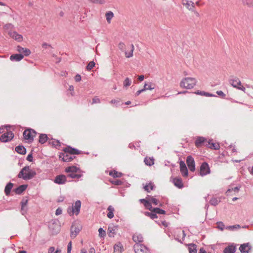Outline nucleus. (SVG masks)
<instances>
[{
	"mask_svg": "<svg viewBox=\"0 0 253 253\" xmlns=\"http://www.w3.org/2000/svg\"><path fill=\"white\" fill-rule=\"evenodd\" d=\"M64 153H61L59 155V159L63 161L69 162L72 161L74 158V154H79L80 152L79 150L73 148L71 147H68L64 149Z\"/></svg>",
	"mask_w": 253,
	"mask_h": 253,
	"instance_id": "f257e3e1",
	"label": "nucleus"
},
{
	"mask_svg": "<svg viewBox=\"0 0 253 253\" xmlns=\"http://www.w3.org/2000/svg\"><path fill=\"white\" fill-rule=\"evenodd\" d=\"M36 174L35 170L30 169L29 166H25L21 169L18 174V177L24 180H30L33 178Z\"/></svg>",
	"mask_w": 253,
	"mask_h": 253,
	"instance_id": "f03ea898",
	"label": "nucleus"
},
{
	"mask_svg": "<svg viewBox=\"0 0 253 253\" xmlns=\"http://www.w3.org/2000/svg\"><path fill=\"white\" fill-rule=\"evenodd\" d=\"M140 203H143L145 206V207L149 210L150 211H152L153 209H154L151 204H153L155 205H159L160 206H162V204H160L159 200L156 199L154 197L148 196L146 197V199H141L139 200Z\"/></svg>",
	"mask_w": 253,
	"mask_h": 253,
	"instance_id": "7ed1b4c3",
	"label": "nucleus"
},
{
	"mask_svg": "<svg viewBox=\"0 0 253 253\" xmlns=\"http://www.w3.org/2000/svg\"><path fill=\"white\" fill-rule=\"evenodd\" d=\"M197 83V80L194 78L186 77L183 78L180 83L181 87L185 89L193 88Z\"/></svg>",
	"mask_w": 253,
	"mask_h": 253,
	"instance_id": "20e7f679",
	"label": "nucleus"
},
{
	"mask_svg": "<svg viewBox=\"0 0 253 253\" xmlns=\"http://www.w3.org/2000/svg\"><path fill=\"white\" fill-rule=\"evenodd\" d=\"M81 202L80 200L77 201L74 205L67 209V212L70 216L74 214L78 215L80 211Z\"/></svg>",
	"mask_w": 253,
	"mask_h": 253,
	"instance_id": "39448f33",
	"label": "nucleus"
},
{
	"mask_svg": "<svg viewBox=\"0 0 253 253\" xmlns=\"http://www.w3.org/2000/svg\"><path fill=\"white\" fill-rule=\"evenodd\" d=\"M36 134V131L32 129H27L23 132V137L24 139L29 142H32Z\"/></svg>",
	"mask_w": 253,
	"mask_h": 253,
	"instance_id": "423d86ee",
	"label": "nucleus"
},
{
	"mask_svg": "<svg viewBox=\"0 0 253 253\" xmlns=\"http://www.w3.org/2000/svg\"><path fill=\"white\" fill-rule=\"evenodd\" d=\"M82 227L78 223H73L71 228V237L73 239L75 238L79 233Z\"/></svg>",
	"mask_w": 253,
	"mask_h": 253,
	"instance_id": "0eeeda50",
	"label": "nucleus"
},
{
	"mask_svg": "<svg viewBox=\"0 0 253 253\" xmlns=\"http://www.w3.org/2000/svg\"><path fill=\"white\" fill-rule=\"evenodd\" d=\"M133 248L135 253H150L149 249L142 244H135Z\"/></svg>",
	"mask_w": 253,
	"mask_h": 253,
	"instance_id": "6e6552de",
	"label": "nucleus"
},
{
	"mask_svg": "<svg viewBox=\"0 0 253 253\" xmlns=\"http://www.w3.org/2000/svg\"><path fill=\"white\" fill-rule=\"evenodd\" d=\"M210 172L211 170L208 164L206 162L203 163L200 168V175L204 176L210 173Z\"/></svg>",
	"mask_w": 253,
	"mask_h": 253,
	"instance_id": "1a4fd4ad",
	"label": "nucleus"
},
{
	"mask_svg": "<svg viewBox=\"0 0 253 253\" xmlns=\"http://www.w3.org/2000/svg\"><path fill=\"white\" fill-rule=\"evenodd\" d=\"M186 236V234L184 230L180 229H176L174 232V237L176 240L180 243H182Z\"/></svg>",
	"mask_w": 253,
	"mask_h": 253,
	"instance_id": "9d476101",
	"label": "nucleus"
},
{
	"mask_svg": "<svg viewBox=\"0 0 253 253\" xmlns=\"http://www.w3.org/2000/svg\"><path fill=\"white\" fill-rule=\"evenodd\" d=\"M13 137L14 134L11 131H7L1 135L0 141L2 142H7L11 140Z\"/></svg>",
	"mask_w": 253,
	"mask_h": 253,
	"instance_id": "9b49d317",
	"label": "nucleus"
},
{
	"mask_svg": "<svg viewBox=\"0 0 253 253\" xmlns=\"http://www.w3.org/2000/svg\"><path fill=\"white\" fill-rule=\"evenodd\" d=\"M186 163L188 166V167L189 170L191 171H194L195 170V161L193 158L189 156L187 157L186 159Z\"/></svg>",
	"mask_w": 253,
	"mask_h": 253,
	"instance_id": "f8f14e48",
	"label": "nucleus"
},
{
	"mask_svg": "<svg viewBox=\"0 0 253 253\" xmlns=\"http://www.w3.org/2000/svg\"><path fill=\"white\" fill-rule=\"evenodd\" d=\"M208 142V141L206 138L204 137L199 136L196 138L195 144V145L198 147L201 146L202 145H205L207 146Z\"/></svg>",
	"mask_w": 253,
	"mask_h": 253,
	"instance_id": "ddd939ff",
	"label": "nucleus"
},
{
	"mask_svg": "<svg viewBox=\"0 0 253 253\" xmlns=\"http://www.w3.org/2000/svg\"><path fill=\"white\" fill-rule=\"evenodd\" d=\"M67 181V176L65 175L61 174L56 176L54 182L58 184H63Z\"/></svg>",
	"mask_w": 253,
	"mask_h": 253,
	"instance_id": "4468645a",
	"label": "nucleus"
},
{
	"mask_svg": "<svg viewBox=\"0 0 253 253\" xmlns=\"http://www.w3.org/2000/svg\"><path fill=\"white\" fill-rule=\"evenodd\" d=\"M134 50V45L131 44L127 46V50L125 51V54L126 58H130L133 56Z\"/></svg>",
	"mask_w": 253,
	"mask_h": 253,
	"instance_id": "2eb2a0df",
	"label": "nucleus"
},
{
	"mask_svg": "<svg viewBox=\"0 0 253 253\" xmlns=\"http://www.w3.org/2000/svg\"><path fill=\"white\" fill-rule=\"evenodd\" d=\"M251 249V246L248 243L241 245L239 248L242 253H249Z\"/></svg>",
	"mask_w": 253,
	"mask_h": 253,
	"instance_id": "dca6fc26",
	"label": "nucleus"
},
{
	"mask_svg": "<svg viewBox=\"0 0 253 253\" xmlns=\"http://www.w3.org/2000/svg\"><path fill=\"white\" fill-rule=\"evenodd\" d=\"M180 170L183 176H187L188 175V170L185 163L183 161H180L179 163Z\"/></svg>",
	"mask_w": 253,
	"mask_h": 253,
	"instance_id": "f3484780",
	"label": "nucleus"
},
{
	"mask_svg": "<svg viewBox=\"0 0 253 253\" xmlns=\"http://www.w3.org/2000/svg\"><path fill=\"white\" fill-rule=\"evenodd\" d=\"M118 227L113 225H110L108 228V235L110 237H113L116 234Z\"/></svg>",
	"mask_w": 253,
	"mask_h": 253,
	"instance_id": "a211bd4d",
	"label": "nucleus"
},
{
	"mask_svg": "<svg viewBox=\"0 0 253 253\" xmlns=\"http://www.w3.org/2000/svg\"><path fill=\"white\" fill-rule=\"evenodd\" d=\"M132 239L136 244H140L143 241V237L141 234L135 233L133 235Z\"/></svg>",
	"mask_w": 253,
	"mask_h": 253,
	"instance_id": "6ab92c4d",
	"label": "nucleus"
},
{
	"mask_svg": "<svg viewBox=\"0 0 253 253\" xmlns=\"http://www.w3.org/2000/svg\"><path fill=\"white\" fill-rule=\"evenodd\" d=\"M229 83L232 86L236 88H237L239 85H241L242 84L240 80L238 78L230 79L229 80Z\"/></svg>",
	"mask_w": 253,
	"mask_h": 253,
	"instance_id": "aec40b11",
	"label": "nucleus"
},
{
	"mask_svg": "<svg viewBox=\"0 0 253 253\" xmlns=\"http://www.w3.org/2000/svg\"><path fill=\"white\" fill-rule=\"evenodd\" d=\"M182 4L185 5L189 10H194V3L192 1L183 0Z\"/></svg>",
	"mask_w": 253,
	"mask_h": 253,
	"instance_id": "412c9836",
	"label": "nucleus"
},
{
	"mask_svg": "<svg viewBox=\"0 0 253 253\" xmlns=\"http://www.w3.org/2000/svg\"><path fill=\"white\" fill-rule=\"evenodd\" d=\"M17 50L20 53V54H23L24 55L27 56L31 54L30 50L28 48H23L20 46L17 47Z\"/></svg>",
	"mask_w": 253,
	"mask_h": 253,
	"instance_id": "4be33fe9",
	"label": "nucleus"
},
{
	"mask_svg": "<svg viewBox=\"0 0 253 253\" xmlns=\"http://www.w3.org/2000/svg\"><path fill=\"white\" fill-rule=\"evenodd\" d=\"M9 35L12 38L18 42L22 41L23 37L22 35L18 34L16 32H11L9 33Z\"/></svg>",
	"mask_w": 253,
	"mask_h": 253,
	"instance_id": "5701e85b",
	"label": "nucleus"
},
{
	"mask_svg": "<svg viewBox=\"0 0 253 253\" xmlns=\"http://www.w3.org/2000/svg\"><path fill=\"white\" fill-rule=\"evenodd\" d=\"M65 171L68 173H78L80 172L81 170L79 168L76 166L68 167L65 169Z\"/></svg>",
	"mask_w": 253,
	"mask_h": 253,
	"instance_id": "b1692460",
	"label": "nucleus"
},
{
	"mask_svg": "<svg viewBox=\"0 0 253 253\" xmlns=\"http://www.w3.org/2000/svg\"><path fill=\"white\" fill-rule=\"evenodd\" d=\"M172 182L174 185L179 188H181L183 186L182 180L180 178H174L172 180Z\"/></svg>",
	"mask_w": 253,
	"mask_h": 253,
	"instance_id": "393cba45",
	"label": "nucleus"
},
{
	"mask_svg": "<svg viewBox=\"0 0 253 253\" xmlns=\"http://www.w3.org/2000/svg\"><path fill=\"white\" fill-rule=\"evenodd\" d=\"M23 57L24 55L22 54H15L10 56V59L11 61H19L21 60Z\"/></svg>",
	"mask_w": 253,
	"mask_h": 253,
	"instance_id": "a878e982",
	"label": "nucleus"
},
{
	"mask_svg": "<svg viewBox=\"0 0 253 253\" xmlns=\"http://www.w3.org/2000/svg\"><path fill=\"white\" fill-rule=\"evenodd\" d=\"M123 251V247L121 243L116 244L114 246V253H122Z\"/></svg>",
	"mask_w": 253,
	"mask_h": 253,
	"instance_id": "bb28decb",
	"label": "nucleus"
},
{
	"mask_svg": "<svg viewBox=\"0 0 253 253\" xmlns=\"http://www.w3.org/2000/svg\"><path fill=\"white\" fill-rule=\"evenodd\" d=\"M154 188L155 185L153 183L151 182L146 184L145 185H144L143 186L144 189L147 192H150L151 190H154Z\"/></svg>",
	"mask_w": 253,
	"mask_h": 253,
	"instance_id": "cd10ccee",
	"label": "nucleus"
},
{
	"mask_svg": "<svg viewBox=\"0 0 253 253\" xmlns=\"http://www.w3.org/2000/svg\"><path fill=\"white\" fill-rule=\"evenodd\" d=\"M27 187V185H25V184L21 185L19 186V187H18L17 188H16V189H15L14 191L16 194H20L26 190Z\"/></svg>",
	"mask_w": 253,
	"mask_h": 253,
	"instance_id": "c85d7f7f",
	"label": "nucleus"
},
{
	"mask_svg": "<svg viewBox=\"0 0 253 253\" xmlns=\"http://www.w3.org/2000/svg\"><path fill=\"white\" fill-rule=\"evenodd\" d=\"M207 147L214 150H218L220 147L218 143H212L211 142V140L208 141Z\"/></svg>",
	"mask_w": 253,
	"mask_h": 253,
	"instance_id": "c756f323",
	"label": "nucleus"
},
{
	"mask_svg": "<svg viewBox=\"0 0 253 253\" xmlns=\"http://www.w3.org/2000/svg\"><path fill=\"white\" fill-rule=\"evenodd\" d=\"M236 252V247L234 245H230L225 248L224 253H234Z\"/></svg>",
	"mask_w": 253,
	"mask_h": 253,
	"instance_id": "7c9ffc66",
	"label": "nucleus"
},
{
	"mask_svg": "<svg viewBox=\"0 0 253 253\" xmlns=\"http://www.w3.org/2000/svg\"><path fill=\"white\" fill-rule=\"evenodd\" d=\"M115 210H114V208L113 207V206H109L108 208H107V211H108V213H107V217L109 218H112L114 215V211Z\"/></svg>",
	"mask_w": 253,
	"mask_h": 253,
	"instance_id": "2f4dec72",
	"label": "nucleus"
},
{
	"mask_svg": "<svg viewBox=\"0 0 253 253\" xmlns=\"http://www.w3.org/2000/svg\"><path fill=\"white\" fill-rule=\"evenodd\" d=\"M15 151L19 154H25L26 153V149L23 146H18L15 148Z\"/></svg>",
	"mask_w": 253,
	"mask_h": 253,
	"instance_id": "473e14b6",
	"label": "nucleus"
},
{
	"mask_svg": "<svg viewBox=\"0 0 253 253\" xmlns=\"http://www.w3.org/2000/svg\"><path fill=\"white\" fill-rule=\"evenodd\" d=\"M13 184L9 182L5 186L4 189V192L6 195H8L13 187Z\"/></svg>",
	"mask_w": 253,
	"mask_h": 253,
	"instance_id": "72a5a7b5",
	"label": "nucleus"
},
{
	"mask_svg": "<svg viewBox=\"0 0 253 253\" xmlns=\"http://www.w3.org/2000/svg\"><path fill=\"white\" fill-rule=\"evenodd\" d=\"M155 88V84L152 83H145L144 85V90H152Z\"/></svg>",
	"mask_w": 253,
	"mask_h": 253,
	"instance_id": "f704fd0d",
	"label": "nucleus"
},
{
	"mask_svg": "<svg viewBox=\"0 0 253 253\" xmlns=\"http://www.w3.org/2000/svg\"><path fill=\"white\" fill-rule=\"evenodd\" d=\"M79 173V172H78V173H75V172L69 173V174L67 175V177L71 178L79 179L83 176L82 174Z\"/></svg>",
	"mask_w": 253,
	"mask_h": 253,
	"instance_id": "c9c22d12",
	"label": "nucleus"
},
{
	"mask_svg": "<svg viewBox=\"0 0 253 253\" xmlns=\"http://www.w3.org/2000/svg\"><path fill=\"white\" fill-rule=\"evenodd\" d=\"M144 163L147 166H152L154 164V159L153 158L146 157L144 159Z\"/></svg>",
	"mask_w": 253,
	"mask_h": 253,
	"instance_id": "e433bc0d",
	"label": "nucleus"
},
{
	"mask_svg": "<svg viewBox=\"0 0 253 253\" xmlns=\"http://www.w3.org/2000/svg\"><path fill=\"white\" fill-rule=\"evenodd\" d=\"M105 17L107 22L110 23L111 19L114 17V13L111 11H108L105 14Z\"/></svg>",
	"mask_w": 253,
	"mask_h": 253,
	"instance_id": "4c0bfd02",
	"label": "nucleus"
},
{
	"mask_svg": "<svg viewBox=\"0 0 253 253\" xmlns=\"http://www.w3.org/2000/svg\"><path fill=\"white\" fill-rule=\"evenodd\" d=\"M47 138L46 134H41L39 137V142L41 144H43L47 140Z\"/></svg>",
	"mask_w": 253,
	"mask_h": 253,
	"instance_id": "58836bf2",
	"label": "nucleus"
},
{
	"mask_svg": "<svg viewBox=\"0 0 253 253\" xmlns=\"http://www.w3.org/2000/svg\"><path fill=\"white\" fill-rule=\"evenodd\" d=\"M188 250L189 253H197L196 246L194 244L189 245Z\"/></svg>",
	"mask_w": 253,
	"mask_h": 253,
	"instance_id": "ea45409f",
	"label": "nucleus"
},
{
	"mask_svg": "<svg viewBox=\"0 0 253 253\" xmlns=\"http://www.w3.org/2000/svg\"><path fill=\"white\" fill-rule=\"evenodd\" d=\"M109 175L113 176V177H120L122 174L121 172H119L116 170L111 171L109 172Z\"/></svg>",
	"mask_w": 253,
	"mask_h": 253,
	"instance_id": "a19ab883",
	"label": "nucleus"
},
{
	"mask_svg": "<svg viewBox=\"0 0 253 253\" xmlns=\"http://www.w3.org/2000/svg\"><path fill=\"white\" fill-rule=\"evenodd\" d=\"M195 93L196 94L204 95V96H215V95H213V94H211L210 93L206 92H205V91H199V90L195 92Z\"/></svg>",
	"mask_w": 253,
	"mask_h": 253,
	"instance_id": "79ce46f5",
	"label": "nucleus"
},
{
	"mask_svg": "<svg viewBox=\"0 0 253 253\" xmlns=\"http://www.w3.org/2000/svg\"><path fill=\"white\" fill-rule=\"evenodd\" d=\"M151 211L155 212L156 214L157 213L164 214L166 213V211L164 210L158 208H154Z\"/></svg>",
	"mask_w": 253,
	"mask_h": 253,
	"instance_id": "37998d69",
	"label": "nucleus"
},
{
	"mask_svg": "<svg viewBox=\"0 0 253 253\" xmlns=\"http://www.w3.org/2000/svg\"><path fill=\"white\" fill-rule=\"evenodd\" d=\"M144 214L146 216L150 217V218L152 219L157 218L158 217L157 214L155 213V212H154L153 211H152V212L146 211L144 212Z\"/></svg>",
	"mask_w": 253,
	"mask_h": 253,
	"instance_id": "c03bdc74",
	"label": "nucleus"
},
{
	"mask_svg": "<svg viewBox=\"0 0 253 253\" xmlns=\"http://www.w3.org/2000/svg\"><path fill=\"white\" fill-rule=\"evenodd\" d=\"M49 143L54 147H57L60 145V142L59 141L55 139H52L49 140Z\"/></svg>",
	"mask_w": 253,
	"mask_h": 253,
	"instance_id": "a18cd8bd",
	"label": "nucleus"
},
{
	"mask_svg": "<svg viewBox=\"0 0 253 253\" xmlns=\"http://www.w3.org/2000/svg\"><path fill=\"white\" fill-rule=\"evenodd\" d=\"M131 80L129 79L128 78H126V79L125 80V81L124 82V83H123L124 86L125 87H127L131 84Z\"/></svg>",
	"mask_w": 253,
	"mask_h": 253,
	"instance_id": "49530a36",
	"label": "nucleus"
},
{
	"mask_svg": "<svg viewBox=\"0 0 253 253\" xmlns=\"http://www.w3.org/2000/svg\"><path fill=\"white\" fill-rule=\"evenodd\" d=\"M88 1L90 3L96 4H104L105 2V0H88Z\"/></svg>",
	"mask_w": 253,
	"mask_h": 253,
	"instance_id": "de8ad7c7",
	"label": "nucleus"
},
{
	"mask_svg": "<svg viewBox=\"0 0 253 253\" xmlns=\"http://www.w3.org/2000/svg\"><path fill=\"white\" fill-rule=\"evenodd\" d=\"M219 202V201L217 198H212L210 201V204L213 206H216L217 205H218Z\"/></svg>",
	"mask_w": 253,
	"mask_h": 253,
	"instance_id": "09e8293b",
	"label": "nucleus"
},
{
	"mask_svg": "<svg viewBox=\"0 0 253 253\" xmlns=\"http://www.w3.org/2000/svg\"><path fill=\"white\" fill-rule=\"evenodd\" d=\"M217 228L222 231L225 228V225L222 222L219 221L217 222Z\"/></svg>",
	"mask_w": 253,
	"mask_h": 253,
	"instance_id": "8fccbe9b",
	"label": "nucleus"
},
{
	"mask_svg": "<svg viewBox=\"0 0 253 253\" xmlns=\"http://www.w3.org/2000/svg\"><path fill=\"white\" fill-rule=\"evenodd\" d=\"M244 4H246L249 6L253 5V0H242Z\"/></svg>",
	"mask_w": 253,
	"mask_h": 253,
	"instance_id": "3c124183",
	"label": "nucleus"
},
{
	"mask_svg": "<svg viewBox=\"0 0 253 253\" xmlns=\"http://www.w3.org/2000/svg\"><path fill=\"white\" fill-rule=\"evenodd\" d=\"M95 66V63L93 61H90L86 66L87 70H91Z\"/></svg>",
	"mask_w": 253,
	"mask_h": 253,
	"instance_id": "603ef678",
	"label": "nucleus"
},
{
	"mask_svg": "<svg viewBox=\"0 0 253 253\" xmlns=\"http://www.w3.org/2000/svg\"><path fill=\"white\" fill-rule=\"evenodd\" d=\"M98 232H99V235L101 237H103L105 236L106 235V232L102 228H99V229H98Z\"/></svg>",
	"mask_w": 253,
	"mask_h": 253,
	"instance_id": "864d4df0",
	"label": "nucleus"
},
{
	"mask_svg": "<svg viewBox=\"0 0 253 253\" xmlns=\"http://www.w3.org/2000/svg\"><path fill=\"white\" fill-rule=\"evenodd\" d=\"M240 186H236V187H235L234 188L229 189L227 190V193L230 192H231V191H234V192H238V191H239V190L240 189Z\"/></svg>",
	"mask_w": 253,
	"mask_h": 253,
	"instance_id": "5fc2aeb1",
	"label": "nucleus"
},
{
	"mask_svg": "<svg viewBox=\"0 0 253 253\" xmlns=\"http://www.w3.org/2000/svg\"><path fill=\"white\" fill-rule=\"evenodd\" d=\"M110 103L114 104L116 107H117L120 103L119 99H112L110 102Z\"/></svg>",
	"mask_w": 253,
	"mask_h": 253,
	"instance_id": "6e6d98bb",
	"label": "nucleus"
},
{
	"mask_svg": "<svg viewBox=\"0 0 253 253\" xmlns=\"http://www.w3.org/2000/svg\"><path fill=\"white\" fill-rule=\"evenodd\" d=\"M28 203V200L27 199H23L21 202V207H26Z\"/></svg>",
	"mask_w": 253,
	"mask_h": 253,
	"instance_id": "4d7b16f0",
	"label": "nucleus"
},
{
	"mask_svg": "<svg viewBox=\"0 0 253 253\" xmlns=\"http://www.w3.org/2000/svg\"><path fill=\"white\" fill-rule=\"evenodd\" d=\"M42 46L43 49H47L48 48L51 47V45L46 42H43Z\"/></svg>",
	"mask_w": 253,
	"mask_h": 253,
	"instance_id": "13d9d810",
	"label": "nucleus"
},
{
	"mask_svg": "<svg viewBox=\"0 0 253 253\" xmlns=\"http://www.w3.org/2000/svg\"><path fill=\"white\" fill-rule=\"evenodd\" d=\"M217 94H218L219 96L222 97V98H225L226 95L225 93L221 90H218L216 91Z\"/></svg>",
	"mask_w": 253,
	"mask_h": 253,
	"instance_id": "bf43d9fd",
	"label": "nucleus"
},
{
	"mask_svg": "<svg viewBox=\"0 0 253 253\" xmlns=\"http://www.w3.org/2000/svg\"><path fill=\"white\" fill-rule=\"evenodd\" d=\"M100 103V99L97 97H94L92 99V104Z\"/></svg>",
	"mask_w": 253,
	"mask_h": 253,
	"instance_id": "052dcab7",
	"label": "nucleus"
},
{
	"mask_svg": "<svg viewBox=\"0 0 253 253\" xmlns=\"http://www.w3.org/2000/svg\"><path fill=\"white\" fill-rule=\"evenodd\" d=\"M125 46H126V45H125V43L123 42H120L119 44V46H118L119 49L121 50H123L125 49Z\"/></svg>",
	"mask_w": 253,
	"mask_h": 253,
	"instance_id": "680f3d73",
	"label": "nucleus"
},
{
	"mask_svg": "<svg viewBox=\"0 0 253 253\" xmlns=\"http://www.w3.org/2000/svg\"><path fill=\"white\" fill-rule=\"evenodd\" d=\"M62 210L61 208H57V209L56 210V211H55V214L56 215H59L60 214H62Z\"/></svg>",
	"mask_w": 253,
	"mask_h": 253,
	"instance_id": "e2e57ef3",
	"label": "nucleus"
},
{
	"mask_svg": "<svg viewBox=\"0 0 253 253\" xmlns=\"http://www.w3.org/2000/svg\"><path fill=\"white\" fill-rule=\"evenodd\" d=\"M27 207H21V212L22 214L25 215V214L27 212Z\"/></svg>",
	"mask_w": 253,
	"mask_h": 253,
	"instance_id": "0e129e2a",
	"label": "nucleus"
},
{
	"mask_svg": "<svg viewBox=\"0 0 253 253\" xmlns=\"http://www.w3.org/2000/svg\"><path fill=\"white\" fill-rule=\"evenodd\" d=\"M72 249V242L70 241L67 247V253H71V251Z\"/></svg>",
	"mask_w": 253,
	"mask_h": 253,
	"instance_id": "69168bd1",
	"label": "nucleus"
},
{
	"mask_svg": "<svg viewBox=\"0 0 253 253\" xmlns=\"http://www.w3.org/2000/svg\"><path fill=\"white\" fill-rule=\"evenodd\" d=\"M81 76L79 74H77L75 77V80L77 82H80L81 80Z\"/></svg>",
	"mask_w": 253,
	"mask_h": 253,
	"instance_id": "338daca9",
	"label": "nucleus"
},
{
	"mask_svg": "<svg viewBox=\"0 0 253 253\" xmlns=\"http://www.w3.org/2000/svg\"><path fill=\"white\" fill-rule=\"evenodd\" d=\"M33 159V158L32 154H29L27 157V160L29 162H32Z\"/></svg>",
	"mask_w": 253,
	"mask_h": 253,
	"instance_id": "774afa93",
	"label": "nucleus"
}]
</instances>
